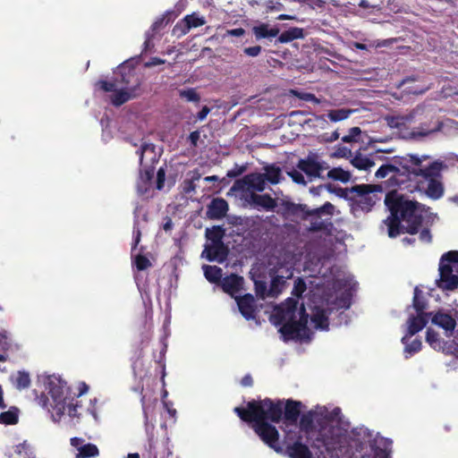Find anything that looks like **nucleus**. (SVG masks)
Here are the masks:
<instances>
[{
    "instance_id": "f257e3e1",
    "label": "nucleus",
    "mask_w": 458,
    "mask_h": 458,
    "mask_svg": "<svg viewBox=\"0 0 458 458\" xmlns=\"http://www.w3.org/2000/svg\"><path fill=\"white\" fill-rule=\"evenodd\" d=\"M301 403L288 401L285 404L284 431L292 429L295 432L303 431L306 422L323 420L322 427L315 444L316 447H324L327 458H354L360 452L361 445L352 439L349 424L340 418V410L329 411L325 406H318L302 417L301 426L296 424Z\"/></svg>"
},
{
    "instance_id": "f03ea898",
    "label": "nucleus",
    "mask_w": 458,
    "mask_h": 458,
    "mask_svg": "<svg viewBox=\"0 0 458 458\" xmlns=\"http://www.w3.org/2000/svg\"><path fill=\"white\" fill-rule=\"evenodd\" d=\"M385 203L391 216L384 224L391 238L403 233H416L419 226L432 222L431 214L423 206L407 199L397 191L387 193Z\"/></svg>"
},
{
    "instance_id": "7ed1b4c3",
    "label": "nucleus",
    "mask_w": 458,
    "mask_h": 458,
    "mask_svg": "<svg viewBox=\"0 0 458 458\" xmlns=\"http://www.w3.org/2000/svg\"><path fill=\"white\" fill-rule=\"evenodd\" d=\"M235 412L240 418L248 422H252L255 432L260 438L276 452L281 451L278 445V431L276 428L266 422L270 420L273 422H277L283 413V403L278 401L274 403L269 399H265L260 402L249 403L247 409H241L236 407Z\"/></svg>"
},
{
    "instance_id": "20e7f679",
    "label": "nucleus",
    "mask_w": 458,
    "mask_h": 458,
    "mask_svg": "<svg viewBox=\"0 0 458 458\" xmlns=\"http://www.w3.org/2000/svg\"><path fill=\"white\" fill-rule=\"evenodd\" d=\"M38 381L49 395L48 411L55 421L74 424L78 421V401L70 395L66 382L58 375L43 374Z\"/></svg>"
},
{
    "instance_id": "39448f33",
    "label": "nucleus",
    "mask_w": 458,
    "mask_h": 458,
    "mask_svg": "<svg viewBox=\"0 0 458 458\" xmlns=\"http://www.w3.org/2000/svg\"><path fill=\"white\" fill-rule=\"evenodd\" d=\"M270 320L279 326V332L284 340L310 339L311 329L308 326L307 317L303 305L297 306L293 299H288L285 303L275 308Z\"/></svg>"
},
{
    "instance_id": "423d86ee",
    "label": "nucleus",
    "mask_w": 458,
    "mask_h": 458,
    "mask_svg": "<svg viewBox=\"0 0 458 458\" xmlns=\"http://www.w3.org/2000/svg\"><path fill=\"white\" fill-rule=\"evenodd\" d=\"M427 157H418L411 156L409 157L396 158L390 164L381 165L375 174L378 179L389 177L391 185H402L404 183L403 177L411 174H423L430 176L437 174L443 169V163L434 161L425 164Z\"/></svg>"
},
{
    "instance_id": "0eeeda50",
    "label": "nucleus",
    "mask_w": 458,
    "mask_h": 458,
    "mask_svg": "<svg viewBox=\"0 0 458 458\" xmlns=\"http://www.w3.org/2000/svg\"><path fill=\"white\" fill-rule=\"evenodd\" d=\"M117 73L121 76V81L118 80L113 83L100 81L98 83V87L106 92H111L112 95L110 98L112 103L115 106H120L137 95L140 83L137 81L135 86H128L131 82L133 71L127 64L119 66Z\"/></svg>"
},
{
    "instance_id": "6e6552de",
    "label": "nucleus",
    "mask_w": 458,
    "mask_h": 458,
    "mask_svg": "<svg viewBox=\"0 0 458 458\" xmlns=\"http://www.w3.org/2000/svg\"><path fill=\"white\" fill-rule=\"evenodd\" d=\"M438 270V287L443 290L455 289L458 286V251L445 253L440 259Z\"/></svg>"
},
{
    "instance_id": "1a4fd4ad",
    "label": "nucleus",
    "mask_w": 458,
    "mask_h": 458,
    "mask_svg": "<svg viewBox=\"0 0 458 458\" xmlns=\"http://www.w3.org/2000/svg\"><path fill=\"white\" fill-rule=\"evenodd\" d=\"M419 294H420V291L418 290V288H416L414 290V301H413L415 313L411 314L406 322V326H407L406 334H408L410 335H414L416 333L422 330L425 327V326L428 322V314L425 313L423 311L424 305L419 301Z\"/></svg>"
},
{
    "instance_id": "9d476101",
    "label": "nucleus",
    "mask_w": 458,
    "mask_h": 458,
    "mask_svg": "<svg viewBox=\"0 0 458 458\" xmlns=\"http://www.w3.org/2000/svg\"><path fill=\"white\" fill-rule=\"evenodd\" d=\"M303 431L285 429V443L291 458H311L309 448L301 443Z\"/></svg>"
},
{
    "instance_id": "9b49d317",
    "label": "nucleus",
    "mask_w": 458,
    "mask_h": 458,
    "mask_svg": "<svg viewBox=\"0 0 458 458\" xmlns=\"http://www.w3.org/2000/svg\"><path fill=\"white\" fill-rule=\"evenodd\" d=\"M377 187L375 185H358L353 188L356 193L355 202L364 210H369L370 208L377 202V197L376 191Z\"/></svg>"
},
{
    "instance_id": "f8f14e48",
    "label": "nucleus",
    "mask_w": 458,
    "mask_h": 458,
    "mask_svg": "<svg viewBox=\"0 0 458 458\" xmlns=\"http://www.w3.org/2000/svg\"><path fill=\"white\" fill-rule=\"evenodd\" d=\"M206 23L205 17L193 13L186 15L174 28V32L178 35H185L191 29L199 28Z\"/></svg>"
},
{
    "instance_id": "ddd939ff",
    "label": "nucleus",
    "mask_w": 458,
    "mask_h": 458,
    "mask_svg": "<svg viewBox=\"0 0 458 458\" xmlns=\"http://www.w3.org/2000/svg\"><path fill=\"white\" fill-rule=\"evenodd\" d=\"M220 284L223 291L231 295L233 299H237V297L241 295L244 290V280L242 276L237 275L233 274L223 278Z\"/></svg>"
},
{
    "instance_id": "4468645a",
    "label": "nucleus",
    "mask_w": 458,
    "mask_h": 458,
    "mask_svg": "<svg viewBox=\"0 0 458 458\" xmlns=\"http://www.w3.org/2000/svg\"><path fill=\"white\" fill-rule=\"evenodd\" d=\"M293 276V269L292 267L288 266H280L275 271L274 277L272 279L271 287H270V294L271 295H276L278 294L284 285V279H289Z\"/></svg>"
},
{
    "instance_id": "2eb2a0df",
    "label": "nucleus",
    "mask_w": 458,
    "mask_h": 458,
    "mask_svg": "<svg viewBox=\"0 0 458 458\" xmlns=\"http://www.w3.org/2000/svg\"><path fill=\"white\" fill-rule=\"evenodd\" d=\"M71 445L77 450L76 458H93L97 457L99 454L96 445L85 444L82 438L72 437Z\"/></svg>"
},
{
    "instance_id": "dca6fc26",
    "label": "nucleus",
    "mask_w": 458,
    "mask_h": 458,
    "mask_svg": "<svg viewBox=\"0 0 458 458\" xmlns=\"http://www.w3.org/2000/svg\"><path fill=\"white\" fill-rule=\"evenodd\" d=\"M238 185L246 191H262L265 189L266 182L261 174H251L246 175Z\"/></svg>"
},
{
    "instance_id": "f3484780",
    "label": "nucleus",
    "mask_w": 458,
    "mask_h": 458,
    "mask_svg": "<svg viewBox=\"0 0 458 458\" xmlns=\"http://www.w3.org/2000/svg\"><path fill=\"white\" fill-rule=\"evenodd\" d=\"M227 255V250L223 243H206L202 258L209 261L223 262Z\"/></svg>"
},
{
    "instance_id": "a211bd4d",
    "label": "nucleus",
    "mask_w": 458,
    "mask_h": 458,
    "mask_svg": "<svg viewBox=\"0 0 458 458\" xmlns=\"http://www.w3.org/2000/svg\"><path fill=\"white\" fill-rule=\"evenodd\" d=\"M158 161V155L155 150V146L150 143H144L140 148V164L142 168H154V165Z\"/></svg>"
},
{
    "instance_id": "6ab92c4d",
    "label": "nucleus",
    "mask_w": 458,
    "mask_h": 458,
    "mask_svg": "<svg viewBox=\"0 0 458 458\" xmlns=\"http://www.w3.org/2000/svg\"><path fill=\"white\" fill-rule=\"evenodd\" d=\"M234 300L237 302L240 312L246 319L255 318L257 307L255 305L254 297L251 294L239 295L237 299Z\"/></svg>"
},
{
    "instance_id": "aec40b11",
    "label": "nucleus",
    "mask_w": 458,
    "mask_h": 458,
    "mask_svg": "<svg viewBox=\"0 0 458 458\" xmlns=\"http://www.w3.org/2000/svg\"><path fill=\"white\" fill-rule=\"evenodd\" d=\"M298 167L310 178L320 177L323 172L328 168L313 158L300 161Z\"/></svg>"
},
{
    "instance_id": "412c9836",
    "label": "nucleus",
    "mask_w": 458,
    "mask_h": 458,
    "mask_svg": "<svg viewBox=\"0 0 458 458\" xmlns=\"http://www.w3.org/2000/svg\"><path fill=\"white\" fill-rule=\"evenodd\" d=\"M429 317L431 318L432 324L443 328L446 334L452 332L455 327V319L447 313L437 311L435 314H428Z\"/></svg>"
},
{
    "instance_id": "4be33fe9",
    "label": "nucleus",
    "mask_w": 458,
    "mask_h": 458,
    "mask_svg": "<svg viewBox=\"0 0 458 458\" xmlns=\"http://www.w3.org/2000/svg\"><path fill=\"white\" fill-rule=\"evenodd\" d=\"M441 170L434 175L425 176L423 174H412L413 176H421L428 180V187L426 193L431 199H437L443 196L444 188L441 182L436 177L440 174Z\"/></svg>"
},
{
    "instance_id": "5701e85b",
    "label": "nucleus",
    "mask_w": 458,
    "mask_h": 458,
    "mask_svg": "<svg viewBox=\"0 0 458 458\" xmlns=\"http://www.w3.org/2000/svg\"><path fill=\"white\" fill-rule=\"evenodd\" d=\"M427 342L428 344L435 350H442L446 353H458V350L456 348H453V344H444L431 330H428L427 332Z\"/></svg>"
},
{
    "instance_id": "b1692460",
    "label": "nucleus",
    "mask_w": 458,
    "mask_h": 458,
    "mask_svg": "<svg viewBox=\"0 0 458 458\" xmlns=\"http://www.w3.org/2000/svg\"><path fill=\"white\" fill-rule=\"evenodd\" d=\"M311 325L316 329L327 330L328 328L327 316L324 309L318 306L312 309Z\"/></svg>"
},
{
    "instance_id": "393cba45",
    "label": "nucleus",
    "mask_w": 458,
    "mask_h": 458,
    "mask_svg": "<svg viewBox=\"0 0 458 458\" xmlns=\"http://www.w3.org/2000/svg\"><path fill=\"white\" fill-rule=\"evenodd\" d=\"M228 209L227 202L223 199H214L208 207V214L212 218L224 216Z\"/></svg>"
},
{
    "instance_id": "a878e982",
    "label": "nucleus",
    "mask_w": 458,
    "mask_h": 458,
    "mask_svg": "<svg viewBox=\"0 0 458 458\" xmlns=\"http://www.w3.org/2000/svg\"><path fill=\"white\" fill-rule=\"evenodd\" d=\"M252 31L257 39L266 38H275L278 35L279 30L277 28H271L267 23H259L252 28Z\"/></svg>"
},
{
    "instance_id": "bb28decb",
    "label": "nucleus",
    "mask_w": 458,
    "mask_h": 458,
    "mask_svg": "<svg viewBox=\"0 0 458 458\" xmlns=\"http://www.w3.org/2000/svg\"><path fill=\"white\" fill-rule=\"evenodd\" d=\"M411 336L412 335L405 334L402 338V342L405 345L404 353L406 357H411L414 353L418 352L421 348V342L419 339H414L409 344V339Z\"/></svg>"
},
{
    "instance_id": "cd10ccee",
    "label": "nucleus",
    "mask_w": 458,
    "mask_h": 458,
    "mask_svg": "<svg viewBox=\"0 0 458 458\" xmlns=\"http://www.w3.org/2000/svg\"><path fill=\"white\" fill-rule=\"evenodd\" d=\"M304 37L303 30L301 28H291L284 31L278 38L280 43H288L293 39L302 38Z\"/></svg>"
},
{
    "instance_id": "c85d7f7f",
    "label": "nucleus",
    "mask_w": 458,
    "mask_h": 458,
    "mask_svg": "<svg viewBox=\"0 0 458 458\" xmlns=\"http://www.w3.org/2000/svg\"><path fill=\"white\" fill-rule=\"evenodd\" d=\"M252 203L256 208H262L269 210L275 207V200L268 195H256L251 196Z\"/></svg>"
},
{
    "instance_id": "c756f323",
    "label": "nucleus",
    "mask_w": 458,
    "mask_h": 458,
    "mask_svg": "<svg viewBox=\"0 0 458 458\" xmlns=\"http://www.w3.org/2000/svg\"><path fill=\"white\" fill-rule=\"evenodd\" d=\"M154 168H142L140 174V180L138 182V190L140 193L147 191L148 182L153 176Z\"/></svg>"
},
{
    "instance_id": "7c9ffc66",
    "label": "nucleus",
    "mask_w": 458,
    "mask_h": 458,
    "mask_svg": "<svg viewBox=\"0 0 458 458\" xmlns=\"http://www.w3.org/2000/svg\"><path fill=\"white\" fill-rule=\"evenodd\" d=\"M12 382L16 388L21 390L30 386V377L29 373L25 371H18L12 376Z\"/></svg>"
},
{
    "instance_id": "2f4dec72",
    "label": "nucleus",
    "mask_w": 458,
    "mask_h": 458,
    "mask_svg": "<svg viewBox=\"0 0 458 458\" xmlns=\"http://www.w3.org/2000/svg\"><path fill=\"white\" fill-rule=\"evenodd\" d=\"M204 276L210 283H217L222 277V269L216 266H203Z\"/></svg>"
},
{
    "instance_id": "473e14b6",
    "label": "nucleus",
    "mask_w": 458,
    "mask_h": 458,
    "mask_svg": "<svg viewBox=\"0 0 458 458\" xmlns=\"http://www.w3.org/2000/svg\"><path fill=\"white\" fill-rule=\"evenodd\" d=\"M352 164L360 170H369L375 165V162L369 157L358 155L353 157Z\"/></svg>"
},
{
    "instance_id": "72a5a7b5",
    "label": "nucleus",
    "mask_w": 458,
    "mask_h": 458,
    "mask_svg": "<svg viewBox=\"0 0 458 458\" xmlns=\"http://www.w3.org/2000/svg\"><path fill=\"white\" fill-rule=\"evenodd\" d=\"M223 235H224V231L219 226L207 228V230H206V236L208 239L207 243H222Z\"/></svg>"
},
{
    "instance_id": "f704fd0d",
    "label": "nucleus",
    "mask_w": 458,
    "mask_h": 458,
    "mask_svg": "<svg viewBox=\"0 0 458 458\" xmlns=\"http://www.w3.org/2000/svg\"><path fill=\"white\" fill-rule=\"evenodd\" d=\"M327 176L333 180L343 182H347L351 179L350 173L339 167L329 170L327 172Z\"/></svg>"
},
{
    "instance_id": "c9c22d12",
    "label": "nucleus",
    "mask_w": 458,
    "mask_h": 458,
    "mask_svg": "<svg viewBox=\"0 0 458 458\" xmlns=\"http://www.w3.org/2000/svg\"><path fill=\"white\" fill-rule=\"evenodd\" d=\"M18 421V410L16 408H12L7 411L2 412L0 414V423L5 425H13L17 423Z\"/></svg>"
},
{
    "instance_id": "e433bc0d",
    "label": "nucleus",
    "mask_w": 458,
    "mask_h": 458,
    "mask_svg": "<svg viewBox=\"0 0 458 458\" xmlns=\"http://www.w3.org/2000/svg\"><path fill=\"white\" fill-rule=\"evenodd\" d=\"M179 97L188 102H199L200 99L195 89H182L178 91Z\"/></svg>"
},
{
    "instance_id": "4c0bfd02",
    "label": "nucleus",
    "mask_w": 458,
    "mask_h": 458,
    "mask_svg": "<svg viewBox=\"0 0 458 458\" xmlns=\"http://www.w3.org/2000/svg\"><path fill=\"white\" fill-rule=\"evenodd\" d=\"M266 171V178L271 183H278L281 178V171L278 167L274 165L267 166L265 169Z\"/></svg>"
},
{
    "instance_id": "58836bf2",
    "label": "nucleus",
    "mask_w": 458,
    "mask_h": 458,
    "mask_svg": "<svg viewBox=\"0 0 458 458\" xmlns=\"http://www.w3.org/2000/svg\"><path fill=\"white\" fill-rule=\"evenodd\" d=\"M351 113L352 111L347 109L332 110L329 112L328 117L332 122H339L348 118Z\"/></svg>"
},
{
    "instance_id": "ea45409f",
    "label": "nucleus",
    "mask_w": 458,
    "mask_h": 458,
    "mask_svg": "<svg viewBox=\"0 0 458 458\" xmlns=\"http://www.w3.org/2000/svg\"><path fill=\"white\" fill-rule=\"evenodd\" d=\"M134 264L139 270H144L151 267L150 260L142 255H137L135 257Z\"/></svg>"
},
{
    "instance_id": "a19ab883",
    "label": "nucleus",
    "mask_w": 458,
    "mask_h": 458,
    "mask_svg": "<svg viewBox=\"0 0 458 458\" xmlns=\"http://www.w3.org/2000/svg\"><path fill=\"white\" fill-rule=\"evenodd\" d=\"M14 453L20 458H30L29 445L26 443L19 444L14 447Z\"/></svg>"
},
{
    "instance_id": "79ce46f5",
    "label": "nucleus",
    "mask_w": 458,
    "mask_h": 458,
    "mask_svg": "<svg viewBox=\"0 0 458 458\" xmlns=\"http://www.w3.org/2000/svg\"><path fill=\"white\" fill-rule=\"evenodd\" d=\"M306 290V284L305 283L298 278L295 280L294 282V286H293V294H294L295 296L299 297L301 295V293Z\"/></svg>"
},
{
    "instance_id": "37998d69",
    "label": "nucleus",
    "mask_w": 458,
    "mask_h": 458,
    "mask_svg": "<svg viewBox=\"0 0 458 458\" xmlns=\"http://www.w3.org/2000/svg\"><path fill=\"white\" fill-rule=\"evenodd\" d=\"M333 211H334V206L327 202L325 205H323L321 208L313 210L312 213L315 215H318V216H321L322 214H326V215L329 216V215L333 214Z\"/></svg>"
},
{
    "instance_id": "c03bdc74",
    "label": "nucleus",
    "mask_w": 458,
    "mask_h": 458,
    "mask_svg": "<svg viewBox=\"0 0 458 458\" xmlns=\"http://www.w3.org/2000/svg\"><path fill=\"white\" fill-rule=\"evenodd\" d=\"M406 118L404 117H389L387 118V122L389 126L391 127H399L401 125H403L405 123Z\"/></svg>"
},
{
    "instance_id": "a18cd8bd",
    "label": "nucleus",
    "mask_w": 458,
    "mask_h": 458,
    "mask_svg": "<svg viewBox=\"0 0 458 458\" xmlns=\"http://www.w3.org/2000/svg\"><path fill=\"white\" fill-rule=\"evenodd\" d=\"M9 336L10 334L7 331H0V347L2 349H7L9 346Z\"/></svg>"
},
{
    "instance_id": "49530a36",
    "label": "nucleus",
    "mask_w": 458,
    "mask_h": 458,
    "mask_svg": "<svg viewBox=\"0 0 458 458\" xmlns=\"http://www.w3.org/2000/svg\"><path fill=\"white\" fill-rule=\"evenodd\" d=\"M289 175L297 183H300V184L306 183L303 175L298 171H293V172L289 173Z\"/></svg>"
},
{
    "instance_id": "de8ad7c7",
    "label": "nucleus",
    "mask_w": 458,
    "mask_h": 458,
    "mask_svg": "<svg viewBox=\"0 0 458 458\" xmlns=\"http://www.w3.org/2000/svg\"><path fill=\"white\" fill-rule=\"evenodd\" d=\"M261 47L259 46L247 47L244 49V53L250 56H257L259 55Z\"/></svg>"
},
{
    "instance_id": "09e8293b",
    "label": "nucleus",
    "mask_w": 458,
    "mask_h": 458,
    "mask_svg": "<svg viewBox=\"0 0 458 458\" xmlns=\"http://www.w3.org/2000/svg\"><path fill=\"white\" fill-rule=\"evenodd\" d=\"M157 189L161 190L164 186V182H165V173L163 168H160L157 171Z\"/></svg>"
},
{
    "instance_id": "8fccbe9b",
    "label": "nucleus",
    "mask_w": 458,
    "mask_h": 458,
    "mask_svg": "<svg viewBox=\"0 0 458 458\" xmlns=\"http://www.w3.org/2000/svg\"><path fill=\"white\" fill-rule=\"evenodd\" d=\"M244 30L243 29H233V30H229L226 31V35L228 36H234V37H241L244 34Z\"/></svg>"
},
{
    "instance_id": "3c124183",
    "label": "nucleus",
    "mask_w": 458,
    "mask_h": 458,
    "mask_svg": "<svg viewBox=\"0 0 458 458\" xmlns=\"http://www.w3.org/2000/svg\"><path fill=\"white\" fill-rule=\"evenodd\" d=\"M299 97L306 101H313L315 103H319L318 99L314 95L310 93L300 94Z\"/></svg>"
},
{
    "instance_id": "603ef678",
    "label": "nucleus",
    "mask_w": 458,
    "mask_h": 458,
    "mask_svg": "<svg viewBox=\"0 0 458 458\" xmlns=\"http://www.w3.org/2000/svg\"><path fill=\"white\" fill-rule=\"evenodd\" d=\"M210 109L208 106H203L201 111L198 114V119L199 121H203L206 119L208 114H209Z\"/></svg>"
},
{
    "instance_id": "864d4df0",
    "label": "nucleus",
    "mask_w": 458,
    "mask_h": 458,
    "mask_svg": "<svg viewBox=\"0 0 458 458\" xmlns=\"http://www.w3.org/2000/svg\"><path fill=\"white\" fill-rule=\"evenodd\" d=\"M355 285H356V283L353 282L352 277L348 276L345 280L344 284L343 285V288L352 290V289H354Z\"/></svg>"
},
{
    "instance_id": "5fc2aeb1",
    "label": "nucleus",
    "mask_w": 458,
    "mask_h": 458,
    "mask_svg": "<svg viewBox=\"0 0 458 458\" xmlns=\"http://www.w3.org/2000/svg\"><path fill=\"white\" fill-rule=\"evenodd\" d=\"M199 139V131H192L190 136H189V140L191 142V144L193 146H196L197 145V142Z\"/></svg>"
},
{
    "instance_id": "6e6d98bb",
    "label": "nucleus",
    "mask_w": 458,
    "mask_h": 458,
    "mask_svg": "<svg viewBox=\"0 0 458 458\" xmlns=\"http://www.w3.org/2000/svg\"><path fill=\"white\" fill-rule=\"evenodd\" d=\"M350 153V150H348L345 148H341L338 150H336L335 153L332 154V157H345L347 154Z\"/></svg>"
},
{
    "instance_id": "4d7b16f0",
    "label": "nucleus",
    "mask_w": 458,
    "mask_h": 458,
    "mask_svg": "<svg viewBox=\"0 0 458 458\" xmlns=\"http://www.w3.org/2000/svg\"><path fill=\"white\" fill-rule=\"evenodd\" d=\"M420 239L422 241V242H429L430 241V234H429V232L428 230H423L420 234Z\"/></svg>"
},
{
    "instance_id": "13d9d810",
    "label": "nucleus",
    "mask_w": 458,
    "mask_h": 458,
    "mask_svg": "<svg viewBox=\"0 0 458 458\" xmlns=\"http://www.w3.org/2000/svg\"><path fill=\"white\" fill-rule=\"evenodd\" d=\"M165 62L159 58H152L149 62H148L146 64V66L148 67H150V66H154V65H157V64H164Z\"/></svg>"
},
{
    "instance_id": "bf43d9fd",
    "label": "nucleus",
    "mask_w": 458,
    "mask_h": 458,
    "mask_svg": "<svg viewBox=\"0 0 458 458\" xmlns=\"http://www.w3.org/2000/svg\"><path fill=\"white\" fill-rule=\"evenodd\" d=\"M307 4H309L312 7H315V6L321 7L324 4V1L323 0H309Z\"/></svg>"
},
{
    "instance_id": "052dcab7",
    "label": "nucleus",
    "mask_w": 458,
    "mask_h": 458,
    "mask_svg": "<svg viewBox=\"0 0 458 458\" xmlns=\"http://www.w3.org/2000/svg\"><path fill=\"white\" fill-rule=\"evenodd\" d=\"M361 131L359 127H352L350 131H349V134L350 135H352V138L354 139V140H356V137L359 136L360 134Z\"/></svg>"
},
{
    "instance_id": "680f3d73",
    "label": "nucleus",
    "mask_w": 458,
    "mask_h": 458,
    "mask_svg": "<svg viewBox=\"0 0 458 458\" xmlns=\"http://www.w3.org/2000/svg\"><path fill=\"white\" fill-rule=\"evenodd\" d=\"M78 388H79L78 395H81V394L87 393L89 390V386L85 383H80Z\"/></svg>"
},
{
    "instance_id": "e2e57ef3",
    "label": "nucleus",
    "mask_w": 458,
    "mask_h": 458,
    "mask_svg": "<svg viewBox=\"0 0 458 458\" xmlns=\"http://www.w3.org/2000/svg\"><path fill=\"white\" fill-rule=\"evenodd\" d=\"M140 241V232L139 230L134 232V246L135 248Z\"/></svg>"
},
{
    "instance_id": "0e129e2a",
    "label": "nucleus",
    "mask_w": 458,
    "mask_h": 458,
    "mask_svg": "<svg viewBox=\"0 0 458 458\" xmlns=\"http://www.w3.org/2000/svg\"><path fill=\"white\" fill-rule=\"evenodd\" d=\"M251 381H252V380H251V377H249V376H247V377H245L242 379V384L243 386H250V385H251Z\"/></svg>"
},
{
    "instance_id": "69168bd1",
    "label": "nucleus",
    "mask_w": 458,
    "mask_h": 458,
    "mask_svg": "<svg viewBox=\"0 0 458 458\" xmlns=\"http://www.w3.org/2000/svg\"><path fill=\"white\" fill-rule=\"evenodd\" d=\"M278 20H293L294 17L293 16H291V15H288V14H280L278 17H277Z\"/></svg>"
},
{
    "instance_id": "338daca9",
    "label": "nucleus",
    "mask_w": 458,
    "mask_h": 458,
    "mask_svg": "<svg viewBox=\"0 0 458 458\" xmlns=\"http://www.w3.org/2000/svg\"><path fill=\"white\" fill-rule=\"evenodd\" d=\"M354 139L352 138V135H345L344 137H343V141L344 142H351V141H353Z\"/></svg>"
},
{
    "instance_id": "774afa93",
    "label": "nucleus",
    "mask_w": 458,
    "mask_h": 458,
    "mask_svg": "<svg viewBox=\"0 0 458 458\" xmlns=\"http://www.w3.org/2000/svg\"><path fill=\"white\" fill-rule=\"evenodd\" d=\"M323 191V188L322 187H318L317 189H311L310 190V192L313 193V194H319V192Z\"/></svg>"
}]
</instances>
